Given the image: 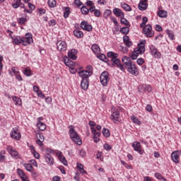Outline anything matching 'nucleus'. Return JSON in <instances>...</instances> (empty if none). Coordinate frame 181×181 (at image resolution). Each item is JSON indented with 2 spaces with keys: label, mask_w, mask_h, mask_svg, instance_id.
Here are the masks:
<instances>
[{
  "label": "nucleus",
  "mask_w": 181,
  "mask_h": 181,
  "mask_svg": "<svg viewBox=\"0 0 181 181\" xmlns=\"http://www.w3.org/2000/svg\"><path fill=\"white\" fill-rule=\"evenodd\" d=\"M36 144L39 145V146H43V142H45V136L40 133H36Z\"/></svg>",
  "instance_id": "f3484780"
},
{
  "label": "nucleus",
  "mask_w": 181,
  "mask_h": 181,
  "mask_svg": "<svg viewBox=\"0 0 181 181\" xmlns=\"http://www.w3.org/2000/svg\"><path fill=\"white\" fill-rule=\"evenodd\" d=\"M69 136L71 138V140L74 144H76V145H83V141H81V138H80V135H78V133L76 132L74 129V127L70 126L69 127Z\"/></svg>",
  "instance_id": "7ed1b4c3"
},
{
  "label": "nucleus",
  "mask_w": 181,
  "mask_h": 181,
  "mask_svg": "<svg viewBox=\"0 0 181 181\" xmlns=\"http://www.w3.org/2000/svg\"><path fill=\"white\" fill-rule=\"evenodd\" d=\"M10 37H11L13 43L14 45H21V43H22V37H21V36H16L13 37L12 36V35H9Z\"/></svg>",
  "instance_id": "a878e982"
},
{
  "label": "nucleus",
  "mask_w": 181,
  "mask_h": 181,
  "mask_svg": "<svg viewBox=\"0 0 181 181\" xmlns=\"http://www.w3.org/2000/svg\"><path fill=\"white\" fill-rule=\"evenodd\" d=\"M87 6H90V8L94 6V2L93 1H90V0H88L86 2Z\"/></svg>",
  "instance_id": "4d7b16f0"
},
{
  "label": "nucleus",
  "mask_w": 181,
  "mask_h": 181,
  "mask_svg": "<svg viewBox=\"0 0 181 181\" xmlns=\"http://www.w3.org/2000/svg\"><path fill=\"white\" fill-rule=\"evenodd\" d=\"M76 169L78 170V172L81 175H84V174L87 173V171H86V170H84V165L80 163H76Z\"/></svg>",
  "instance_id": "cd10ccee"
},
{
  "label": "nucleus",
  "mask_w": 181,
  "mask_h": 181,
  "mask_svg": "<svg viewBox=\"0 0 181 181\" xmlns=\"http://www.w3.org/2000/svg\"><path fill=\"white\" fill-rule=\"evenodd\" d=\"M81 11L83 15H88V8H87V7L85 6L81 7Z\"/></svg>",
  "instance_id": "79ce46f5"
},
{
  "label": "nucleus",
  "mask_w": 181,
  "mask_h": 181,
  "mask_svg": "<svg viewBox=\"0 0 181 181\" xmlns=\"http://www.w3.org/2000/svg\"><path fill=\"white\" fill-rule=\"evenodd\" d=\"M120 6L124 9V11H127L128 12H131L132 11V8L131 6L128 5L127 4L122 2L120 4Z\"/></svg>",
  "instance_id": "7c9ffc66"
},
{
  "label": "nucleus",
  "mask_w": 181,
  "mask_h": 181,
  "mask_svg": "<svg viewBox=\"0 0 181 181\" xmlns=\"http://www.w3.org/2000/svg\"><path fill=\"white\" fill-rule=\"evenodd\" d=\"M24 168L28 172H32V170H33V166H32V164H30V163H25Z\"/></svg>",
  "instance_id": "ea45409f"
},
{
  "label": "nucleus",
  "mask_w": 181,
  "mask_h": 181,
  "mask_svg": "<svg viewBox=\"0 0 181 181\" xmlns=\"http://www.w3.org/2000/svg\"><path fill=\"white\" fill-rule=\"evenodd\" d=\"M44 159L48 166H53L54 165V158L49 153L45 154Z\"/></svg>",
  "instance_id": "4468645a"
},
{
  "label": "nucleus",
  "mask_w": 181,
  "mask_h": 181,
  "mask_svg": "<svg viewBox=\"0 0 181 181\" xmlns=\"http://www.w3.org/2000/svg\"><path fill=\"white\" fill-rule=\"evenodd\" d=\"M12 100L15 103V105H18V107H21V105H22V99H21V98L12 96Z\"/></svg>",
  "instance_id": "c756f323"
},
{
  "label": "nucleus",
  "mask_w": 181,
  "mask_h": 181,
  "mask_svg": "<svg viewBox=\"0 0 181 181\" xmlns=\"http://www.w3.org/2000/svg\"><path fill=\"white\" fill-rule=\"evenodd\" d=\"M81 28L83 30H86L87 32H91L93 30V26L88 24L87 21H82L81 23Z\"/></svg>",
  "instance_id": "aec40b11"
},
{
  "label": "nucleus",
  "mask_w": 181,
  "mask_h": 181,
  "mask_svg": "<svg viewBox=\"0 0 181 181\" xmlns=\"http://www.w3.org/2000/svg\"><path fill=\"white\" fill-rule=\"evenodd\" d=\"M74 4L76 6H81V5H83V3H81V1L80 0H75Z\"/></svg>",
  "instance_id": "0e129e2a"
},
{
  "label": "nucleus",
  "mask_w": 181,
  "mask_h": 181,
  "mask_svg": "<svg viewBox=\"0 0 181 181\" xmlns=\"http://www.w3.org/2000/svg\"><path fill=\"white\" fill-rule=\"evenodd\" d=\"M37 95L40 98H46V95L42 93V90H40Z\"/></svg>",
  "instance_id": "e2e57ef3"
},
{
  "label": "nucleus",
  "mask_w": 181,
  "mask_h": 181,
  "mask_svg": "<svg viewBox=\"0 0 181 181\" xmlns=\"http://www.w3.org/2000/svg\"><path fill=\"white\" fill-rule=\"evenodd\" d=\"M158 16L160 18H166L168 16V12L165 10H160L158 12Z\"/></svg>",
  "instance_id": "c9c22d12"
},
{
  "label": "nucleus",
  "mask_w": 181,
  "mask_h": 181,
  "mask_svg": "<svg viewBox=\"0 0 181 181\" xmlns=\"http://www.w3.org/2000/svg\"><path fill=\"white\" fill-rule=\"evenodd\" d=\"M142 53H145V41L141 42L137 47L134 49V51L132 52L130 57L132 59V60H136L138 59V56L139 54H142Z\"/></svg>",
  "instance_id": "20e7f679"
},
{
  "label": "nucleus",
  "mask_w": 181,
  "mask_h": 181,
  "mask_svg": "<svg viewBox=\"0 0 181 181\" xmlns=\"http://www.w3.org/2000/svg\"><path fill=\"white\" fill-rule=\"evenodd\" d=\"M181 151H175L172 153L171 158L174 163H179V159L180 158Z\"/></svg>",
  "instance_id": "a211bd4d"
},
{
  "label": "nucleus",
  "mask_w": 181,
  "mask_h": 181,
  "mask_svg": "<svg viewBox=\"0 0 181 181\" xmlns=\"http://www.w3.org/2000/svg\"><path fill=\"white\" fill-rule=\"evenodd\" d=\"M91 49L95 53V54H99L100 53V47L98 45L93 44L91 47Z\"/></svg>",
  "instance_id": "473e14b6"
},
{
  "label": "nucleus",
  "mask_w": 181,
  "mask_h": 181,
  "mask_svg": "<svg viewBox=\"0 0 181 181\" xmlns=\"http://www.w3.org/2000/svg\"><path fill=\"white\" fill-rule=\"evenodd\" d=\"M149 50L151 56L154 57V59H160L162 57V53L158 51V49L154 45H150Z\"/></svg>",
  "instance_id": "0eeeda50"
},
{
  "label": "nucleus",
  "mask_w": 181,
  "mask_h": 181,
  "mask_svg": "<svg viewBox=\"0 0 181 181\" xmlns=\"http://www.w3.org/2000/svg\"><path fill=\"white\" fill-rule=\"evenodd\" d=\"M78 153L80 156H82V158H84V156H86V151L84 149L79 150Z\"/></svg>",
  "instance_id": "13d9d810"
},
{
  "label": "nucleus",
  "mask_w": 181,
  "mask_h": 181,
  "mask_svg": "<svg viewBox=\"0 0 181 181\" xmlns=\"http://www.w3.org/2000/svg\"><path fill=\"white\" fill-rule=\"evenodd\" d=\"M48 5L49 8H54L56 6V0H49Z\"/></svg>",
  "instance_id": "a18cd8bd"
},
{
  "label": "nucleus",
  "mask_w": 181,
  "mask_h": 181,
  "mask_svg": "<svg viewBox=\"0 0 181 181\" xmlns=\"http://www.w3.org/2000/svg\"><path fill=\"white\" fill-rule=\"evenodd\" d=\"M136 63L139 64V66H142V64L145 63V60L142 58H139L136 61Z\"/></svg>",
  "instance_id": "864d4df0"
},
{
  "label": "nucleus",
  "mask_w": 181,
  "mask_h": 181,
  "mask_svg": "<svg viewBox=\"0 0 181 181\" xmlns=\"http://www.w3.org/2000/svg\"><path fill=\"white\" fill-rule=\"evenodd\" d=\"M55 153L59 158L60 162H62L64 165V166H67V160H66V157H64L63 153L62 151H57Z\"/></svg>",
  "instance_id": "6ab92c4d"
},
{
  "label": "nucleus",
  "mask_w": 181,
  "mask_h": 181,
  "mask_svg": "<svg viewBox=\"0 0 181 181\" xmlns=\"http://www.w3.org/2000/svg\"><path fill=\"white\" fill-rule=\"evenodd\" d=\"M37 127L38 129H40V131H45L46 129V124H45L42 122H39L37 124Z\"/></svg>",
  "instance_id": "72a5a7b5"
},
{
  "label": "nucleus",
  "mask_w": 181,
  "mask_h": 181,
  "mask_svg": "<svg viewBox=\"0 0 181 181\" xmlns=\"http://www.w3.org/2000/svg\"><path fill=\"white\" fill-rule=\"evenodd\" d=\"M121 21V23H122V25H126V26H129V22L127 21V19L123 17V18H120Z\"/></svg>",
  "instance_id": "de8ad7c7"
},
{
  "label": "nucleus",
  "mask_w": 181,
  "mask_h": 181,
  "mask_svg": "<svg viewBox=\"0 0 181 181\" xmlns=\"http://www.w3.org/2000/svg\"><path fill=\"white\" fill-rule=\"evenodd\" d=\"M113 13L114 15H115V16H117V18H121L125 17V14L124 13V12H122V11L119 8H114Z\"/></svg>",
  "instance_id": "5701e85b"
},
{
  "label": "nucleus",
  "mask_w": 181,
  "mask_h": 181,
  "mask_svg": "<svg viewBox=\"0 0 181 181\" xmlns=\"http://www.w3.org/2000/svg\"><path fill=\"white\" fill-rule=\"evenodd\" d=\"M64 64L67 67H69V69H74V67H76V62L71 61L69 57H66Z\"/></svg>",
  "instance_id": "b1692460"
},
{
  "label": "nucleus",
  "mask_w": 181,
  "mask_h": 181,
  "mask_svg": "<svg viewBox=\"0 0 181 181\" xmlns=\"http://www.w3.org/2000/svg\"><path fill=\"white\" fill-rule=\"evenodd\" d=\"M11 137L13 139H15L16 141H19V139H21V132L19 131V129H18V128H13V129L11 132Z\"/></svg>",
  "instance_id": "9b49d317"
},
{
  "label": "nucleus",
  "mask_w": 181,
  "mask_h": 181,
  "mask_svg": "<svg viewBox=\"0 0 181 181\" xmlns=\"http://www.w3.org/2000/svg\"><path fill=\"white\" fill-rule=\"evenodd\" d=\"M155 177H156V179H158V180L166 181V179H165L163 177H162V175H160V173H157L155 174Z\"/></svg>",
  "instance_id": "09e8293b"
},
{
  "label": "nucleus",
  "mask_w": 181,
  "mask_h": 181,
  "mask_svg": "<svg viewBox=\"0 0 181 181\" xmlns=\"http://www.w3.org/2000/svg\"><path fill=\"white\" fill-rule=\"evenodd\" d=\"M62 11H64V18L67 19L70 15V7H62Z\"/></svg>",
  "instance_id": "2f4dec72"
},
{
  "label": "nucleus",
  "mask_w": 181,
  "mask_h": 181,
  "mask_svg": "<svg viewBox=\"0 0 181 181\" xmlns=\"http://www.w3.org/2000/svg\"><path fill=\"white\" fill-rule=\"evenodd\" d=\"M38 12L40 13V15H45L46 13V9L45 8H38Z\"/></svg>",
  "instance_id": "680f3d73"
},
{
  "label": "nucleus",
  "mask_w": 181,
  "mask_h": 181,
  "mask_svg": "<svg viewBox=\"0 0 181 181\" xmlns=\"http://www.w3.org/2000/svg\"><path fill=\"white\" fill-rule=\"evenodd\" d=\"M98 58H99L100 60H102L103 62H104V60L107 59V57H105V54H100V55H98Z\"/></svg>",
  "instance_id": "6e6d98bb"
},
{
  "label": "nucleus",
  "mask_w": 181,
  "mask_h": 181,
  "mask_svg": "<svg viewBox=\"0 0 181 181\" xmlns=\"http://www.w3.org/2000/svg\"><path fill=\"white\" fill-rule=\"evenodd\" d=\"M89 125L90 127V129H91V132H93V129L92 128H94V126L96 125V124H95V122L90 121L89 122Z\"/></svg>",
  "instance_id": "69168bd1"
},
{
  "label": "nucleus",
  "mask_w": 181,
  "mask_h": 181,
  "mask_svg": "<svg viewBox=\"0 0 181 181\" xmlns=\"http://www.w3.org/2000/svg\"><path fill=\"white\" fill-rule=\"evenodd\" d=\"M18 73L19 69H18V68L16 67L11 68V71H9V74H11V76H16V74H18Z\"/></svg>",
  "instance_id": "4c0bfd02"
},
{
  "label": "nucleus",
  "mask_w": 181,
  "mask_h": 181,
  "mask_svg": "<svg viewBox=\"0 0 181 181\" xmlns=\"http://www.w3.org/2000/svg\"><path fill=\"white\" fill-rule=\"evenodd\" d=\"M104 149H105V151H111V146H110L108 144H105L103 146Z\"/></svg>",
  "instance_id": "052dcab7"
},
{
  "label": "nucleus",
  "mask_w": 181,
  "mask_h": 181,
  "mask_svg": "<svg viewBox=\"0 0 181 181\" xmlns=\"http://www.w3.org/2000/svg\"><path fill=\"white\" fill-rule=\"evenodd\" d=\"M88 86H89L88 79L81 80V87L82 90H87L88 88Z\"/></svg>",
  "instance_id": "c85d7f7f"
},
{
  "label": "nucleus",
  "mask_w": 181,
  "mask_h": 181,
  "mask_svg": "<svg viewBox=\"0 0 181 181\" xmlns=\"http://www.w3.org/2000/svg\"><path fill=\"white\" fill-rule=\"evenodd\" d=\"M167 35L168 36V37L171 40H173V37H175V35L173 34V32L170 31V30H168L167 31Z\"/></svg>",
  "instance_id": "8fccbe9b"
},
{
  "label": "nucleus",
  "mask_w": 181,
  "mask_h": 181,
  "mask_svg": "<svg viewBox=\"0 0 181 181\" xmlns=\"http://www.w3.org/2000/svg\"><path fill=\"white\" fill-rule=\"evenodd\" d=\"M147 23H148V18L147 17H143V22L140 25V28H144V26H145Z\"/></svg>",
  "instance_id": "3c124183"
},
{
  "label": "nucleus",
  "mask_w": 181,
  "mask_h": 181,
  "mask_svg": "<svg viewBox=\"0 0 181 181\" xmlns=\"http://www.w3.org/2000/svg\"><path fill=\"white\" fill-rule=\"evenodd\" d=\"M74 179L76 181H80V173L77 172L74 176Z\"/></svg>",
  "instance_id": "338daca9"
},
{
  "label": "nucleus",
  "mask_w": 181,
  "mask_h": 181,
  "mask_svg": "<svg viewBox=\"0 0 181 181\" xmlns=\"http://www.w3.org/2000/svg\"><path fill=\"white\" fill-rule=\"evenodd\" d=\"M89 76H93V66H88L86 70H84Z\"/></svg>",
  "instance_id": "37998d69"
},
{
  "label": "nucleus",
  "mask_w": 181,
  "mask_h": 181,
  "mask_svg": "<svg viewBox=\"0 0 181 181\" xmlns=\"http://www.w3.org/2000/svg\"><path fill=\"white\" fill-rule=\"evenodd\" d=\"M143 28V33L145 35L146 37H152L155 35V32L152 30V25L148 24L144 25Z\"/></svg>",
  "instance_id": "39448f33"
},
{
  "label": "nucleus",
  "mask_w": 181,
  "mask_h": 181,
  "mask_svg": "<svg viewBox=\"0 0 181 181\" xmlns=\"http://www.w3.org/2000/svg\"><path fill=\"white\" fill-rule=\"evenodd\" d=\"M13 8L17 9V8H25V4H22V0H14V4L12 5Z\"/></svg>",
  "instance_id": "bb28decb"
},
{
  "label": "nucleus",
  "mask_w": 181,
  "mask_h": 181,
  "mask_svg": "<svg viewBox=\"0 0 181 181\" xmlns=\"http://www.w3.org/2000/svg\"><path fill=\"white\" fill-rule=\"evenodd\" d=\"M28 20L26 19V18L25 17H21L19 18L18 20V23H20V25H24V23L27 21Z\"/></svg>",
  "instance_id": "603ef678"
},
{
  "label": "nucleus",
  "mask_w": 181,
  "mask_h": 181,
  "mask_svg": "<svg viewBox=\"0 0 181 181\" xmlns=\"http://www.w3.org/2000/svg\"><path fill=\"white\" fill-rule=\"evenodd\" d=\"M107 57H110L115 66L117 67V69H119L121 71H125V67H124V65L121 64V61L117 59L118 54L115 53L114 52H107Z\"/></svg>",
  "instance_id": "f03ea898"
},
{
  "label": "nucleus",
  "mask_w": 181,
  "mask_h": 181,
  "mask_svg": "<svg viewBox=\"0 0 181 181\" xmlns=\"http://www.w3.org/2000/svg\"><path fill=\"white\" fill-rule=\"evenodd\" d=\"M100 78L102 85H103L105 87L108 86V81H110V76L107 71H103L100 74Z\"/></svg>",
  "instance_id": "1a4fd4ad"
},
{
  "label": "nucleus",
  "mask_w": 181,
  "mask_h": 181,
  "mask_svg": "<svg viewBox=\"0 0 181 181\" xmlns=\"http://www.w3.org/2000/svg\"><path fill=\"white\" fill-rule=\"evenodd\" d=\"M120 32L123 33L124 35H128L129 33V28L128 27H123L121 30Z\"/></svg>",
  "instance_id": "49530a36"
},
{
  "label": "nucleus",
  "mask_w": 181,
  "mask_h": 181,
  "mask_svg": "<svg viewBox=\"0 0 181 181\" xmlns=\"http://www.w3.org/2000/svg\"><path fill=\"white\" fill-rule=\"evenodd\" d=\"M111 13H112V11L110 9H106L103 13V18L105 19H108V17Z\"/></svg>",
  "instance_id": "58836bf2"
},
{
  "label": "nucleus",
  "mask_w": 181,
  "mask_h": 181,
  "mask_svg": "<svg viewBox=\"0 0 181 181\" xmlns=\"http://www.w3.org/2000/svg\"><path fill=\"white\" fill-rule=\"evenodd\" d=\"M139 93H151L152 91V86L151 85H140L139 86Z\"/></svg>",
  "instance_id": "2eb2a0df"
},
{
  "label": "nucleus",
  "mask_w": 181,
  "mask_h": 181,
  "mask_svg": "<svg viewBox=\"0 0 181 181\" xmlns=\"http://www.w3.org/2000/svg\"><path fill=\"white\" fill-rule=\"evenodd\" d=\"M131 119L134 122V124H136L137 125H141V121H139L138 118L135 117V116H132Z\"/></svg>",
  "instance_id": "c03bdc74"
},
{
  "label": "nucleus",
  "mask_w": 181,
  "mask_h": 181,
  "mask_svg": "<svg viewBox=\"0 0 181 181\" xmlns=\"http://www.w3.org/2000/svg\"><path fill=\"white\" fill-rule=\"evenodd\" d=\"M146 111H148V112H152V110H153V108L152 107V105H147L146 107Z\"/></svg>",
  "instance_id": "bf43d9fd"
},
{
  "label": "nucleus",
  "mask_w": 181,
  "mask_h": 181,
  "mask_svg": "<svg viewBox=\"0 0 181 181\" xmlns=\"http://www.w3.org/2000/svg\"><path fill=\"white\" fill-rule=\"evenodd\" d=\"M57 49L59 52H66L67 50V43L62 40L58 41L57 42Z\"/></svg>",
  "instance_id": "ddd939ff"
},
{
  "label": "nucleus",
  "mask_w": 181,
  "mask_h": 181,
  "mask_svg": "<svg viewBox=\"0 0 181 181\" xmlns=\"http://www.w3.org/2000/svg\"><path fill=\"white\" fill-rule=\"evenodd\" d=\"M78 74L82 80H88L89 77L91 76V75H89L87 73V71H78Z\"/></svg>",
  "instance_id": "393cba45"
},
{
  "label": "nucleus",
  "mask_w": 181,
  "mask_h": 181,
  "mask_svg": "<svg viewBox=\"0 0 181 181\" xmlns=\"http://www.w3.org/2000/svg\"><path fill=\"white\" fill-rule=\"evenodd\" d=\"M74 35L76 37H83L84 36V34L80 30L77 29L74 30Z\"/></svg>",
  "instance_id": "f704fd0d"
},
{
  "label": "nucleus",
  "mask_w": 181,
  "mask_h": 181,
  "mask_svg": "<svg viewBox=\"0 0 181 181\" xmlns=\"http://www.w3.org/2000/svg\"><path fill=\"white\" fill-rule=\"evenodd\" d=\"M102 134L103 135V136H105V138H110V129H107V128H103V132Z\"/></svg>",
  "instance_id": "e433bc0d"
},
{
  "label": "nucleus",
  "mask_w": 181,
  "mask_h": 181,
  "mask_svg": "<svg viewBox=\"0 0 181 181\" xmlns=\"http://www.w3.org/2000/svg\"><path fill=\"white\" fill-rule=\"evenodd\" d=\"M144 181H153L151 177L146 176L144 177Z\"/></svg>",
  "instance_id": "774afa93"
},
{
  "label": "nucleus",
  "mask_w": 181,
  "mask_h": 181,
  "mask_svg": "<svg viewBox=\"0 0 181 181\" xmlns=\"http://www.w3.org/2000/svg\"><path fill=\"white\" fill-rule=\"evenodd\" d=\"M22 39V45L28 46V45H32L33 43V37L32 34L28 33L25 35L24 37H21Z\"/></svg>",
  "instance_id": "423d86ee"
},
{
  "label": "nucleus",
  "mask_w": 181,
  "mask_h": 181,
  "mask_svg": "<svg viewBox=\"0 0 181 181\" xmlns=\"http://www.w3.org/2000/svg\"><path fill=\"white\" fill-rule=\"evenodd\" d=\"M78 51L76 49H71L68 51V57L71 59V60H76L77 59V54Z\"/></svg>",
  "instance_id": "dca6fc26"
},
{
  "label": "nucleus",
  "mask_w": 181,
  "mask_h": 181,
  "mask_svg": "<svg viewBox=\"0 0 181 181\" xmlns=\"http://www.w3.org/2000/svg\"><path fill=\"white\" fill-rule=\"evenodd\" d=\"M132 147L134 148V151L138 152L139 155H144L145 151L142 149V146H141V143H139V141H134L132 144Z\"/></svg>",
  "instance_id": "f8f14e48"
},
{
  "label": "nucleus",
  "mask_w": 181,
  "mask_h": 181,
  "mask_svg": "<svg viewBox=\"0 0 181 181\" xmlns=\"http://www.w3.org/2000/svg\"><path fill=\"white\" fill-rule=\"evenodd\" d=\"M110 119L115 122V124H118L119 122V112L115 107L112 108V115Z\"/></svg>",
  "instance_id": "6e6552de"
},
{
  "label": "nucleus",
  "mask_w": 181,
  "mask_h": 181,
  "mask_svg": "<svg viewBox=\"0 0 181 181\" xmlns=\"http://www.w3.org/2000/svg\"><path fill=\"white\" fill-rule=\"evenodd\" d=\"M23 74H25V76H27V77H30V76H32V71L29 68H25L23 70Z\"/></svg>",
  "instance_id": "a19ab883"
},
{
  "label": "nucleus",
  "mask_w": 181,
  "mask_h": 181,
  "mask_svg": "<svg viewBox=\"0 0 181 181\" xmlns=\"http://www.w3.org/2000/svg\"><path fill=\"white\" fill-rule=\"evenodd\" d=\"M94 15L95 16H96V18H100V16H101V11H100V10L96 9L94 11Z\"/></svg>",
  "instance_id": "5fc2aeb1"
},
{
  "label": "nucleus",
  "mask_w": 181,
  "mask_h": 181,
  "mask_svg": "<svg viewBox=\"0 0 181 181\" xmlns=\"http://www.w3.org/2000/svg\"><path fill=\"white\" fill-rule=\"evenodd\" d=\"M92 134L93 135V141L94 142H95L96 144L98 142H100V136H101V132H98L97 130H95V128H92Z\"/></svg>",
  "instance_id": "412c9836"
},
{
  "label": "nucleus",
  "mask_w": 181,
  "mask_h": 181,
  "mask_svg": "<svg viewBox=\"0 0 181 181\" xmlns=\"http://www.w3.org/2000/svg\"><path fill=\"white\" fill-rule=\"evenodd\" d=\"M138 8L139 11H146L148 9V0H140Z\"/></svg>",
  "instance_id": "4be33fe9"
},
{
  "label": "nucleus",
  "mask_w": 181,
  "mask_h": 181,
  "mask_svg": "<svg viewBox=\"0 0 181 181\" xmlns=\"http://www.w3.org/2000/svg\"><path fill=\"white\" fill-rule=\"evenodd\" d=\"M7 151L8 152L9 155H11V158H13L14 159H19V153L18 151H16V149H15V148L8 146Z\"/></svg>",
  "instance_id": "9d476101"
},
{
  "label": "nucleus",
  "mask_w": 181,
  "mask_h": 181,
  "mask_svg": "<svg viewBox=\"0 0 181 181\" xmlns=\"http://www.w3.org/2000/svg\"><path fill=\"white\" fill-rule=\"evenodd\" d=\"M122 63H124L127 71L132 74L133 76H138L139 72L138 71V68L136 65H135L132 61H131V58L129 57L124 56L122 59Z\"/></svg>",
  "instance_id": "f257e3e1"
}]
</instances>
